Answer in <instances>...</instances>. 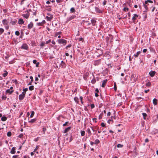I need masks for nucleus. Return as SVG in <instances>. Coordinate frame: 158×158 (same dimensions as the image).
I'll use <instances>...</instances> for the list:
<instances>
[{"instance_id": "obj_14", "label": "nucleus", "mask_w": 158, "mask_h": 158, "mask_svg": "<svg viewBox=\"0 0 158 158\" xmlns=\"http://www.w3.org/2000/svg\"><path fill=\"white\" fill-rule=\"evenodd\" d=\"M18 23L19 24H23L24 23L23 20L22 19H19Z\"/></svg>"}, {"instance_id": "obj_39", "label": "nucleus", "mask_w": 158, "mask_h": 158, "mask_svg": "<svg viewBox=\"0 0 158 158\" xmlns=\"http://www.w3.org/2000/svg\"><path fill=\"white\" fill-rule=\"evenodd\" d=\"M128 10L129 9L127 7H124L123 9V10L126 12L128 11Z\"/></svg>"}, {"instance_id": "obj_13", "label": "nucleus", "mask_w": 158, "mask_h": 158, "mask_svg": "<svg viewBox=\"0 0 158 158\" xmlns=\"http://www.w3.org/2000/svg\"><path fill=\"white\" fill-rule=\"evenodd\" d=\"M71 127H70L66 128L64 131V133H65L69 131L70 130Z\"/></svg>"}, {"instance_id": "obj_63", "label": "nucleus", "mask_w": 158, "mask_h": 158, "mask_svg": "<svg viewBox=\"0 0 158 158\" xmlns=\"http://www.w3.org/2000/svg\"><path fill=\"white\" fill-rule=\"evenodd\" d=\"M95 96L96 97H98V95L97 93H95Z\"/></svg>"}, {"instance_id": "obj_23", "label": "nucleus", "mask_w": 158, "mask_h": 158, "mask_svg": "<svg viewBox=\"0 0 158 158\" xmlns=\"http://www.w3.org/2000/svg\"><path fill=\"white\" fill-rule=\"evenodd\" d=\"M151 85V83L149 81H148L145 84L146 86L147 87L150 86Z\"/></svg>"}, {"instance_id": "obj_51", "label": "nucleus", "mask_w": 158, "mask_h": 158, "mask_svg": "<svg viewBox=\"0 0 158 158\" xmlns=\"http://www.w3.org/2000/svg\"><path fill=\"white\" fill-rule=\"evenodd\" d=\"M69 123V122H66L65 123H64L63 124V126H65L67 124Z\"/></svg>"}, {"instance_id": "obj_25", "label": "nucleus", "mask_w": 158, "mask_h": 158, "mask_svg": "<svg viewBox=\"0 0 158 158\" xmlns=\"http://www.w3.org/2000/svg\"><path fill=\"white\" fill-rule=\"evenodd\" d=\"M35 114V112L34 111H31V114L30 116V118H32L33 117L34 114Z\"/></svg>"}, {"instance_id": "obj_12", "label": "nucleus", "mask_w": 158, "mask_h": 158, "mask_svg": "<svg viewBox=\"0 0 158 158\" xmlns=\"http://www.w3.org/2000/svg\"><path fill=\"white\" fill-rule=\"evenodd\" d=\"M140 53L141 52L139 51L137 52L136 54H135L133 56L135 57V58L137 57H138V56L139 55Z\"/></svg>"}, {"instance_id": "obj_47", "label": "nucleus", "mask_w": 158, "mask_h": 158, "mask_svg": "<svg viewBox=\"0 0 158 158\" xmlns=\"http://www.w3.org/2000/svg\"><path fill=\"white\" fill-rule=\"evenodd\" d=\"M25 0H21L20 3L21 5H22L24 3V2Z\"/></svg>"}, {"instance_id": "obj_34", "label": "nucleus", "mask_w": 158, "mask_h": 158, "mask_svg": "<svg viewBox=\"0 0 158 158\" xmlns=\"http://www.w3.org/2000/svg\"><path fill=\"white\" fill-rule=\"evenodd\" d=\"M28 90V89L27 88H26L25 89H23V91L22 92H24V94L25 95L26 94V92Z\"/></svg>"}, {"instance_id": "obj_31", "label": "nucleus", "mask_w": 158, "mask_h": 158, "mask_svg": "<svg viewBox=\"0 0 158 158\" xmlns=\"http://www.w3.org/2000/svg\"><path fill=\"white\" fill-rule=\"evenodd\" d=\"M5 73L3 74V76L4 77H6L8 74V73L6 71H5Z\"/></svg>"}, {"instance_id": "obj_60", "label": "nucleus", "mask_w": 158, "mask_h": 158, "mask_svg": "<svg viewBox=\"0 0 158 158\" xmlns=\"http://www.w3.org/2000/svg\"><path fill=\"white\" fill-rule=\"evenodd\" d=\"M52 44H56V43L54 41V40H52Z\"/></svg>"}, {"instance_id": "obj_29", "label": "nucleus", "mask_w": 158, "mask_h": 158, "mask_svg": "<svg viewBox=\"0 0 158 158\" xmlns=\"http://www.w3.org/2000/svg\"><path fill=\"white\" fill-rule=\"evenodd\" d=\"M81 136H84L85 135V132L84 131H81Z\"/></svg>"}, {"instance_id": "obj_36", "label": "nucleus", "mask_w": 158, "mask_h": 158, "mask_svg": "<svg viewBox=\"0 0 158 158\" xmlns=\"http://www.w3.org/2000/svg\"><path fill=\"white\" fill-rule=\"evenodd\" d=\"M142 115L143 117V118L144 119H145V117L147 116V114L146 113H143L142 114Z\"/></svg>"}, {"instance_id": "obj_53", "label": "nucleus", "mask_w": 158, "mask_h": 158, "mask_svg": "<svg viewBox=\"0 0 158 158\" xmlns=\"http://www.w3.org/2000/svg\"><path fill=\"white\" fill-rule=\"evenodd\" d=\"M111 114L110 112H108L107 113V116H110Z\"/></svg>"}, {"instance_id": "obj_52", "label": "nucleus", "mask_w": 158, "mask_h": 158, "mask_svg": "<svg viewBox=\"0 0 158 158\" xmlns=\"http://www.w3.org/2000/svg\"><path fill=\"white\" fill-rule=\"evenodd\" d=\"M37 25L38 26H41V25H42V22L38 23H37Z\"/></svg>"}, {"instance_id": "obj_8", "label": "nucleus", "mask_w": 158, "mask_h": 158, "mask_svg": "<svg viewBox=\"0 0 158 158\" xmlns=\"http://www.w3.org/2000/svg\"><path fill=\"white\" fill-rule=\"evenodd\" d=\"M48 16H46V19L48 21H51L52 19L53 16L50 14H48Z\"/></svg>"}, {"instance_id": "obj_24", "label": "nucleus", "mask_w": 158, "mask_h": 158, "mask_svg": "<svg viewBox=\"0 0 158 158\" xmlns=\"http://www.w3.org/2000/svg\"><path fill=\"white\" fill-rule=\"evenodd\" d=\"M94 144H97L100 143V141L98 139H96L95 140Z\"/></svg>"}, {"instance_id": "obj_7", "label": "nucleus", "mask_w": 158, "mask_h": 158, "mask_svg": "<svg viewBox=\"0 0 158 158\" xmlns=\"http://www.w3.org/2000/svg\"><path fill=\"white\" fill-rule=\"evenodd\" d=\"M75 17L76 16L75 15H72L70 17L68 18L67 19L66 21L67 22H68L69 21H70L71 20L74 19Z\"/></svg>"}, {"instance_id": "obj_59", "label": "nucleus", "mask_w": 158, "mask_h": 158, "mask_svg": "<svg viewBox=\"0 0 158 158\" xmlns=\"http://www.w3.org/2000/svg\"><path fill=\"white\" fill-rule=\"evenodd\" d=\"M93 120L94 122H97L96 118H93Z\"/></svg>"}, {"instance_id": "obj_43", "label": "nucleus", "mask_w": 158, "mask_h": 158, "mask_svg": "<svg viewBox=\"0 0 158 158\" xmlns=\"http://www.w3.org/2000/svg\"><path fill=\"white\" fill-rule=\"evenodd\" d=\"M63 0H56V2L57 3L61 2L63 1Z\"/></svg>"}, {"instance_id": "obj_41", "label": "nucleus", "mask_w": 158, "mask_h": 158, "mask_svg": "<svg viewBox=\"0 0 158 158\" xmlns=\"http://www.w3.org/2000/svg\"><path fill=\"white\" fill-rule=\"evenodd\" d=\"M45 43L43 42H42L40 44V46H43L44 45Z\"/></svg>"}, {"instance_id": "obj_21", "label": "nucleus", "mask_w": 158, "mask_h": 158, "mask_svg": "<svg viewBox=\"0 0 158 158\" xmlns=\"http://www.w3.org/2000/svg\"><path fill=\"white\" fill-rule=\"evenodd\" d=\"M7 119V118L5 116H3L1 118V120L2 121H5Z\"/></svg>"}, {"instance_id": "obj_46", "label": "nucleus", "mask_w": 158, "mask_h": 158, "mask_svg": "<svg viewBox=\"0 0 158 158\" xmlns=\"http://www.w3.org/2000/svg\"><path fill=\"white\" fill-rule=\"evenodd\" d=\"M51 40H49L46 41L45 43L46 44H48L49 43H50L51 42Z\"/></svg>"}, {"instance_id": "obj_22", "label": "nucleus", "mask_w": 158, "mask_h": 158, "mask_svg": "<svg viewBox=\"0 0 158 158\" xmlns=\"http://www.w3.org/2000/svg\"><path fill=\"white\" fill-rule=\"evenodd\" d=\"M13 91V90H10V89H8L6 91V92L8 93L11 94Z\"/></svg>"}, {"instance_id": "obj_40", "label": "nucleus", "mask_w": 158, "mask_h": 158, "mask_svg": "<svg viewBox=\"0 0 158 158\" xmlns=\"http://www.w3.org/2000/svg\"><path fill=\"white\" fill-rule=\"evenodd\" d=\"M13 158H20L18 155H14L12 156Z\"/></svg>"}, {"instance_id": "obj_9", "label": "nucleus", "mask_w": 158, "mask_h": 158, "mask_svg": "<svg viewBox=\"0 0 158 158\" xmlns=\"http://www.w3.org/2000/svg\"><path fill=\"white\" fill-rule=\"evenodd\" d=\"M60 66H61V67L62 68H65V67H66L65 64L63 61H61Z\"/></svg>"}, {"instance_id": "obj_2", "label": "nucleus", "mask_w": 158, "mask_h": 158, "mask_svg": "<svg viewBox=\"0 0 158 158\" xmlns=\"http://www.w3.org/2000/svg\"><path fill=\"white\" fill-rule=\"evenodd\" d=\"M58 42L59 44H66L67 41L64 39H60L58 40Z\"/></svg>"}, {"instance_id": "obj_38", "label": "nucleus", "mask_w": 158, "mask_h": 158, "mask_svg": "<svg viewBox=\"0 0 158 158\" xmlns=\"http://www.w3.org/2000/svg\"><path fill=\"white\" fill-rule=\"evenodd\" d=\"M15 34L17 36H19V32L18 31H16L15 32Z\"/></svg>"}, {"instance_id": "obj_19", "label": "nucleus", "mask_w": 158, "mask_h": 158, "mask_svg": "<svg viewBox=\"0 0 158 158\" xmlns=\"http://www.w3.org/2000/svg\"><path fill=\"white\" fill-rule=\"evenodd\" d=\"M157 100L156 99V98L153 99V104L155 105H157Z\"/></svg>"}, {"instance_id": "obj_48", "label": "nucleus", "mask_w": 158, "mask_h": 158, "mask_svg": "<svg viewBox=\"0 0 158 158\" xmlns=\"http://www.w3.org/2000/svg\"><path fill=\"white\" fill-rule=\"evenodd\" d=\"M101 125L102 126V127H104L105 126V124L103 123H101Z\"/></svg>"}, {"instance_id": "obj_45", "label": "nucleus", "mask_w": 158, "mask_h": 158, "mask_svg": "<svg viewBox=\"0 0 158 158\" xmlns=\"http://www.w3.org/2000/svg\"><path fill=\"white\" fill-rule=\"evenodd\" d=\"M23 134H21L19 135V137L20 138H22L23 137Z\"/></svg>"}, {"instance_id": "obj_37", "label": "nucleus", "mask_w": 158, "mask_h": 158, "mask_svg": "<svg viewBox=\"0 0 158 158\" xmlns=\"http://www.w3.org/2000/svg\"><path fill=\"white\" fill-rule=\"evenodd\" d=\"M123 146V145H121L120 144H118L117 145V147L118 148H122Z\"/></svg>"}, {"instance_id": "obj_62", "label": "nucleus", "mask_w": 158, "mask_h": 158, "mask_svg": "<svg viewBox=\"0 0 158 158\" xmlns=\"http://www.w3.org/2000/svg\"><path fill=\"white\" fill-rule=\"evenodd\" d=\"M80 99L81 100V101H82V99H83V97L82 96H80Z\"/></svg>"}, {"instance_id": "obj_10", "label": "nucleus", "mask_w": 158, "mask_h": 158, "mask_svg": "<svg viewBox=\"0 0 158 158\" xmlns=\"http://www.w3.org/2000/svg\"><path fill=\"white\" fill-rule=\"evenodd\" d=\"M33 24L32 22H31L28 25V28L29 29H30L32 28L33 27Z\"/></svg>"}, {"instance_id": "obj_44", "label": "nucleus", "mask_w": 158, "mask_h": 158, "mask_svg": "<svg viewBox=\"0 0 158 158\" xmlns=\"http://www.w3.org/2000/svg\"><path fill=\"white\" fill-rule=\"evenodd\" d=\"M39 148V146H37L35 148V149H34V152H36V150Z\"/></svg>"}, {"instance_id": "obj_16", "label": "nucleus", "mask_w": 158, "mask_h": 158, "mask_svg": "<svg viewBox=\"0 0 158 158\" xmlns=\"http://www.w3.org/2000/svg\"><path fill=\"white\" fill-rule=\"evenodd\" d=\"M36 121L35 118H34L31 119L30 120L28 121V123H33Z\"/></svg>"}, {"instance_id": "obj_57", "label": "nucleus", "mask_w": 158, "mask_h": 158, "mask_svg": "<svg viewBox=\"0 0 158 158\" xmlns=\"http://www.w3.org/2000/svg\"><path fill=\"white\" fill-rule=\"evenodd\" d=\"M36 60H34L33 61V63L34 64L36 63Z\"/></svg>"}, {"instance_id": "obj_55", "label": "nucleus", "mask_w": 158, "mask_h": 158, "mask_svg": "<svg viewBox=\"0 0 158 158\" xmlns=\"http://www.w3.org/2000/svg\"><path fill=\"white\" fill-rule=\"evenodd\" d=\"M147 49H144L143 50V52H144V53H145L147 51Z\"/></svg>"}, {"instance_id": "obj_11", "label": "nucleus", "mask_w": 158, "mask_h": 158, "mask_svg": "<svg viewBox=\"0 0 158 158\" xmlns=\"http://www.w3.org/2000/svg\"><path fill=\"white\" fill-rule=\"evenodd\" d=\"M15 147H13L10 151V153L11 154H14L15 153Z\"/></svg>"}, {"instance_id": "obj_28", "label": "nucleus", "mask_w": 158, "mask_h": 158, "mask_svg": "<svg viewBox=\"0 0 158 158\" xmlns=\"http://www.w3.org/2000/svg\"><path fill=\"white\" fill-rule=\"evenodd\" d=\"M70 11L71 13H74L75 11L74 8L73 7L71 8L70 9Z\"/></svg>"}, {"instance_id": "obj_35", "label": "nucleus", "mask_w": 158, "mask_h": 158, "mask_svg": "<svg viewBox=\"0 0 158 158\" xmlns=\"http://www.w3.org/2000/svg\"><path fill=\"white\" fill-rule=\"evenodd\" d=\"M61 32L60 31H59V32H56V33H55V36H57L58 35H60L61 34Z\"/></svg>"}, {"instance_id": "obj_4", "label": "nucleus", "mask_w": 158, "mask_h": 158, "mask_svg": "<svg viewBox=\"0 0 158 158\" xmlns=\"http://www.w3.org/2000/svg\"><path fill=\"white\" fill-rule=\"evenodd\" d=\"M138 17V15L135 14H133V16L132 19V20L133 22H135V20L137 19Z\"/></svg>"}, {"instance_id": "obj_42", "label": "nucleus", "mask_w": 158, "mask_h": 158, "mask_svg": "<svg viewBox=\"0 0 158 158\" xmlns=\"http://www.w3.org/2000/svg\"><path fill=\"white\" fill-rule=\"evenodd\" d=\"M143 6L144 8H145V9L146 10H148V8L147 6L145 4H143Z\"/></svg>"}, {"instance_id": "obj_54", "label": "nucleus", "mask_w": 158, "mask_h": 158, "mask_svg": "<svg viewBox=\"0 0 158 158\" xmlns=\"http://www.w3.org/2000/svg\"><path fill=\"white\" fill-rule=\"evenodd\" d=\"M106 1L105 0H104L103 2V4L104 5H105L106 4Z\"/></svg>"}, {"instance_id": "obj_6", "label": "nucleus", "mask_w": 158, "mask_h": 158, "mask_svg": "<svg viewBox=\"0 0 158 158\" xmlns=\"http://www.w3.org/2000/svg\"><path fill=\"white\" fill-rule=\"evenodd\" d=\"M21 48L25 50H27L28 48V46L26 44H23L21 47Z\"/></svg>"}, {"instance_id": "obj_15", "label": "nucleus", "mask_w": 158, "mask_h": 158, "mask_svg": "<svg viewBox=\"0 0 158 158\" xmlns=\"http://www.w3.org/2000/svg\"><path fill=\"white\" fill-rule=\"evenodd\" d=\"M2 23H3L4 25H5L7 24L8 21L7 20L5 19L2 20Z\"/></svg>"}, {"instance_id": "obj_18", "label": "nucleus", "mask_w": 158, "mask_h": 158, "mask_svg": "<svg viewBox=\"0 0 158 158\" xmlns=\"http://www.w3.org/2000/svg\"><path fill=\"white\" fill-rule=\"evenodd\" d=\"M106 81H107L106 80H105L103 81L102 83V87H105V85L106 83Z\"/></svg>"}, {"instance_id": "obj_61", "label": "nucleus", "mask_w": 158, "mask_h": 158, "mask_svg": "<svg viewBox=\"0 0 158 158\" xmlns=\"http://www.w3.org/2000/svg\"><path fill=\"white\" fill-rule=\"evenodd\" d=\"M94 143V142H90V144L91 145H93V144Z\"/></svg>"}, {"instance_id": "obj_3", "label": "nucleus", "mask_w": 158, "mask_h": 158, "mask_svg": "<svg viewBox=\"0 0 158 158\" xmlns=\"http://www.w3.org/2000/svg\"><path fill=\"white\" fill-rule=\"evenodd\" d=\"M25 94L24 92H22L21 94H20L19 96V99L20 100H22L25 97Z\"/></svg>"}, {"instance_id": "obj_49", "label": "nucleus", "mask_w": 158, "mask_h": 158, "mask_svg": "<svg viewBox=\"0 0 158 158\" xmlns=\"http://www.w3.org/2000/svg\"><path fill=\"white\" fill-rule=\"evenodd\" d=\"M91 107V108H93L94 107V104H92L90 106Z\"/></svg>"}, {"instance_id": "obj_58", "label": "nucleus", "mask_w": 158, "mask_h": 158, "mask_svg": "<svg viewBox=\"0 0 158 158\" xmlns=\"http://www.w3.org/2000/svg\"><path fill=\"white\" fill-rule=\"evenodd\" d=\"M149 91V89H148V90H145L144 91V92L145 93H147L148 91Z\"/></svg>"}, {"instance_id": "obj_64", "label": "nucleus", "mask_w": 158, "mask_h": 158, "mask_svg": "<svg viewBox=\"0 0 158 158\" xmlns=\"http://www.w3.org/2000/svg\"><path fill=\"white\" fill-rule=\"evenodd\" d=\"M5 28H6V30H8L9 28V26H6V27H5Z\"/></svg>"}, {"instance_id": "obj_33", "label": "nucleus", "mask_w": 158, "mask_h": 158, "mask_svg": "<svg viewBox=\"0 0 158 158\" xmlns=\"http://www.w3.org/2000/svg\"><path fill=\"white\" fill-rule=\"evenodd\" d=\"M7 136L9 137H10L11 135V133L10 131H8L7 133Z\"/></svg>"}, {"instance_id": "obj_5", "label": "nucleus", "mask_w": 158, "mask_h": 158, "mask_svg": "<svg viewBox=\"0 0 158 158\" xmlns=\"http://www.w3.org/2000/svg\"><path fill=\"white\" fill-rule=\"evenodd\" d=\"M156 73L155 71L151 70L149 72V74L151 77H153L154 76Z\"/></svg>"}, {"instance_id": "obj_50", "label": "nucleus", "mask_w": 158, "mask_h": 158, "mask_svg": "<svg viewBox=\"0 0 158 158\" xmlns=\"http://www.w3.org/2000/svg\"><path fill=\"white\" fill-rule=\"evenodd\" d=\"M30 78L31 79V81L32 82L33 80V78L32 76H30Z\"/></svg>"}, {"instance_id": "obj_17", "label": "nucleus", "mask_w": 158, "mask_h": 158, "mask_svg": "<svg viewBox=\"0 0 158 158\" xmlns=\"http://www.w3.org/2000/svg\"><path fill=\"white\" fill-rule=\"evenodd\" d=\"M91 22L92 25L93 26H95L96 21L94 19H93L91 20Z\"/></svg>"}, {"instance_id": "obj_20", "label": "nucleus", "mask_w": 158, "mask_h": 158, "mask_svg": "<svg viewBox=\"0 0 158 158\" xmlns=\"http://www.w3.org/2000/svg\"><path fill=\"white\" fill-rule=\"evenodd\" d=\"M74 101L77 103H78L79 102V99L77 97H75L74 98Z\"/></svg>"}, {"instance_id": "obj_30", "label": "nucleus", "mask_w": 158, "mask_h": 158, "mask_svg": "<svg viewBox=\"0 0 158 158\" xmlns=\"http://www.w3.org/2000/svg\"><path fill=\"white\" fill-rule=\"evenodd\" d=\"M100 60H97L95 62L94 64L95 65H98L100 63Z\"/></svg>"}, {"instance_id": "obj_56", "label": "nucleus", "mask_w": 158, "mask_h": 158, "mask_svg": "<svg viewBox=\"0 0 158 158\" xmlns=\"http://www.w3.org/2000/svg\"><path fill=\"white\" fill-rule=\"evenodd\" d=\"M148 139H146L145 140V142L146 143L148 142Z\"/></svg>"}, {"instance_id": "obj_26", "label": "nucleus", "mask_w": 158, "mask_h": 158, "mask_svg": "<svg viewBox=\"0 0 158 158\" xmlns=\"http://www.w3.org/2000/svg\"><path fill=\"white\" fill-rule=\"evenodd\" d=\"M148 2L152 3L153 2L151 0H147V1H145V4H147L148 3Z\"/></svg>"}, {"instance_id": "obj_32", "label": "nucleus", "mask_w": 158, "mask_h": 158, "mask_svg": "<svg viewBox=\"0 0 158 158\" xmlns=\"http://www.w3.org/2000/svg\"><path fill=\"white\" fill-rule=\"evenodd\" d=\"M4 30L2 28H0V35L2 34L4 32Z\"/></svg>"}, {"instance_id": "obj_1", "label": "nucleus", "mask_w": 158, "mask_h": 158, "mask_svg": "<svg viewBox=\"0 0 158 158\" xmlns=\"http://www.w3.org/2000/svg\"><path fill=\"white\" fill-rule=\"evenodd\" d=\"M26 12H27L26 14H23L22 15L25 19H27L29 16L30 14L28 10H27Z\"/></svg>"}, {"instance_id": "obj_27", "label": "nucleus", "mask_w": 158, "mask_h": 158, "mask_svg": "<svg viewBox=\"0 0 158 158\" xmlns=\"http://www.w3.org/2000/svg\"><path fill=\"white\" fill-rule=\"evenodd\" d=\"M29 89L30 90H32L34 89V86L33 85L30 86H29Z\"/></svg>"}]
</instances>
